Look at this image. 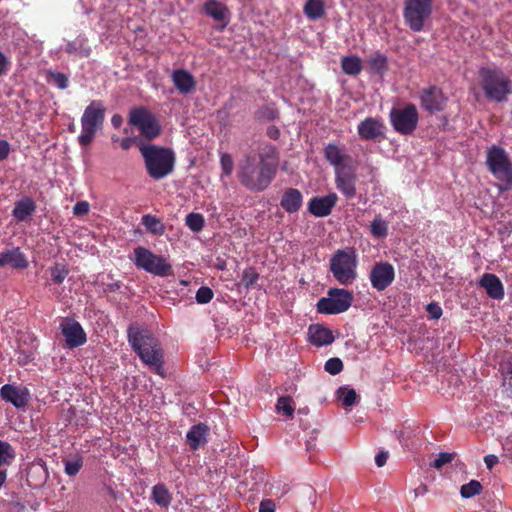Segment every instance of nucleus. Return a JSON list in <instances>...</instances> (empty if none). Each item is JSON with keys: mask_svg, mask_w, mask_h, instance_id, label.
Returning a JSON list of instances; mask_svg holds the SVG:
<instances>
[{"mask_svg": "<svg viewBox=\"0 0 512 512\" xmlns=\"http://www.w3.org/2000/svg\"><path fill=\"white\" fill-rule=\"evenodd\" d=\"M277 162V151L272 146L264 155H260L258 162L255 157L248 155L239 164L238 179L248 190L263 191L276 176Z\"/></svg>", "mask_w": 512, "mask_h": 512, "instance_id": "f257e3e1", "label": "nucleus"}, {"mask_svg": "<svg viewBox=\"0 0 512 512\" xmlns=\"http://www.w3.org/2000/svg\"><path fill=\"white\" fill-rule=\"evenodd\" d=\"M127 338L141 361L156 374L162 375L164 351L153 333L137 323H132L127 329Z\"/></svg>", "mask_w": 512, "mask_h": 512, "instance_id": "f03ea898", "label": "nucleus"}, {"mask_svg": "<svg viewBox=\"0 0 512 512\" xmlns=\"http://www.w3.org/2000/svg\"><path fill=\"white\" fill-rule=\"evenodd\" d=\"M137 147L150 178L162 180L174 171L176 156L171 148L144 142H137Z\"/></svg>", "mask_w": 512, "mask_h": 512, "instance_id": "7ed1b4c3", "label": "nucleus"}, {"mask_svg": "<svg viewBox=\"0 0 512 512\" xmlns=\"http://www.w3.org/2000/svg\"><path fill=\"white\" fill-rule=\"evenodd\" d=\"M479 83L485 97L497 103L508 100L512 94V80L498 67H481L478 71Z\"/></svg>", "mask_w": 512, "mask_h": 512, "instance_id": "20e7f679", "label": "nucleus"}, {"mask_svg": "<svg viewBox=\"0 0 512 512\" xmlns=\"http://www.w3.org/2000/svg\"><path fill=\"white\" fill-rule=\"evenodd\" d=\"M358 256L354 248L337 250L330 259V271L335 280L344 286L351 285L358 276Z\"/></svg>", "mask_w": 512, "mask_h": 512, "instance_id": "39448f33", "label": "nucleus"}, {"mask_svg": "<svg viewBox=\"0 0 512 512\" xmlns=\"http://www.w3.org/2000/svg\"><path fill=\"white\" fill-rule=\"evenodd\" d=\"M485 164L488 171L505 186V189L512 186V160L503 147L495 144L488 147Z\"/></svg>", "mask_w": 512, "mask_h": 512, "instance_id": "423d86ee", "label": "nucleus"}, {"mask_svg": "<svg viewBox=\"0 0 512 512\" xmlns=\"http://www.w3.org/2000/svg\"><path fill=\"white\" fill-rule=\"evenodd\" d=\"M106 115V108L100 100H92L85 108L81 117L82 132L78 137V142L81 146H89L98 129H101Z\"/></svg>", "mask_w": 512, "mask_h": 512, "instance_id": "0eeeda50", "label": "nucleus"}, {"mask_svg": "<svg viewBox=\"0 0 512 512\" xmlns=\"http://www.w3.org/2000/svg\"><path fill=\"white\" fill-rule=\"evenodd\" d=\"M353 302V293L343 288H330L327 297L318 300L316 307L320 314L335 315L347 311Z\"/></svg>", "mask_w": 512, "mask_h": 512, "instance_id": "6e6552de", "label": "nucleus"}, {"mask_svg": "<svg viewBox=\"0 0 512 512\" xmlns=\"http://www.w3.org/2000/svg\"><path fill=\"white\" fill-rule=\"evenodd\" d=\"M128 123L136 127L140 135L147 141L157 138L162 131L159 121L146 107L130 109Z\"/></svg>", "mask_w": 512, "mask_h": 512, "instance_id": "1a4fd4ad", "label": "nucleus"}, {"mask_svg": "<svg viewBox=\"0 0 512 512\" xmlns=\"http://www.w3.org/2000/svg\"><path fill=\"white\" fill-rule=\"evenodd\" d=\"M432 14V0H405L403 17L413 32L424 30L425 22Z\"/></svg>", "mask_w": 512, "mask_h": 512, "instance_id": "9d476101", "label": "nucleus"}, {"mask_svg": "<svg viewBox=\"0 0 512 512\" xmlns=\"http://www.w3.org/2000/svg\"><path fill=\"white\" fill-rule=\"evenodd\" d=\"M133 262L136 267L157 276H168L172 272V266L162 256L154 254L145 247L134 249Z\"/></svg>", "mask_w": 512, "mask_h": 512, "instance_id": "9b49d317", "label": "nucleus"}, {"mask_svg": "<svg viewBox=\"0 0 512 512\" xmlns=\"http://www.w3.org/2000/svg\"><path fill=\"white\" fill-rule=\"evenodd\" d=\"M419 113L414 104H407L403 108H392L390 122L394 130L401 135H411L417 128Z\"/></svg>", "mask_w": 512, "mask_h": 512, "instance_id": "f8f14e48", "label": "nucleus"}, {"mask_svg": "<svg viewBox=\"0 0 512 512\" xmlns=\"http://www.w3.org/2000/svg\"><path fill=\"white\" fill-rule=\"evenodd\" d=\"M419 100L421 107L430 114H435L445 110L448 97L443 90L436 86L430 85L419 91Z\"/></svg>", "mask_w": 512, "mask_h": 512, "instance_id": "ddd939ff", "label": "nucleus"}, {"mask_svg": "<svg viewBox=\"0 0 512 512\" xmlns=\"http://www.w3.org/2000/svg\"><path fill=\"white\" fill-rule=\"evenodd\" d=\"M395 279V269L389 262H376L369 273L371 286L381 292L387 289Z\"/></svg>", "mask_w": 512, "mask_h": 512, "instance_id": "4468645a", "label": "nucleus"}, {"mask_svg": "<svg viewBox=\"0 0 512 512\" xmlns=\"http://www.w3.org/2000/svg\"><path fill=\"white\" fill-rule=\"evenodd\" d=\"M68 348H76L86 343L87 337L82 326L72 318H64L59 326Z\"/></svg>", "mask_w": 512, "mask_h": 512, "instance_id": "2eb2a0df", "label": "nucleus"}, {"mask_svg": "<svg viewBox=\"0 0 512 512\" xmlns=\"http://www.w3.org/2000/svg\"><path fill=\"white\" fill-rule=\"evenodd\" d=\"M337 200L338 196L335 193H329L321 197H312L308 203V211L316 217H326L331 214Z\"/></svg>", "mask_w": 512, "mask_h": 512, "instance_id": "dca6fc26", "label": "nucleus"}, {"mask_svg": "<svg viewBox=\"0 0 512 512\" xmlns=\"http://www.w3.org/2000/svg\"><path fill=\"white\" fill-rule=\"evenodd\" d=\"M358 134L364 140H375L384 134V124L380 119L367 117L358 125Z\"/></svg>", "mask_w": 512, "mask_h": 512, "instance_id": "f3484780", "label": "nucleus"}, {"mask_svg": "<svg viewBox=\"0 0 512 512\" xmlns=\"http://www.w3.org/2000/svg\"><path fill=\"white\" fill-rule=\"evenodd\" d=\"M1 397L16 407H24L29 400V392L26 388L15 387L6 384L0 389Z\"/></svg>", "mask_w": 512, "mask_h": 512, "instance_id": "a211bd4d", "label": "nucleus"}, {"mask_svg": "<svg viewBox=\"0 0 512 512\" xmlns=\"http://www.w3.org/2000/svg\"><path fill=\"white\" fill-rule=\"evenodd\" d=\"M10 266L14 269H26L28 260L19 248L6 249L0 253V267Z\"/></svg>", "mask_w": 512, "mask_h": 512, "instance_id": "6ab92c4d", "label": "nucleus"}, {"mask_svg": "<svg viewBox=\"0 0 512 512\" xmlns=\"http://www.w3.org/2000/svg\"><path fill=\"white\" fill-rule=\"evenodd\" d=\"M357 177L354 173L335 172L336 188L347 198L352 199L356 196Z\"/></svg>", "mask_w": 512, "mask_h": 512, "instance_id": "aec40b11", "label": "nucleus"}, {"mask_svg": "<svg viewBox=\"0 0 512 512\" xmlns=\"http://www.w3.org/2000/svg\"><path fill=\"white\" fill-rule=\"evenodd\" d=\"M480 287L484 288L487 295L496 300L504 297V287L498 276L492 273H485L480 279Z\"/></svg>", "mask_w": 512, "mask_h": 512, "instance_id": "412c9836", "label": "nucleus"}, {"mask_svg": "<svg viewBox=\"0 0 512 512\" xmlns=\"http://www.w3.org/2000/svg\"><path fill=\"white\" fill-rule=\"evenodd\" d=\"M210 428L205 423L193 425L187 432L186 439L191 450H197L207 443Z\"/></svg>", "mask_w": 512, "mask_h": 512, "instance_id": "4be33fe9", "label": "nucleus"}, {"mask_svg": "<svg viewBox=\"0 0 512 512\" xmlns=\"http://www.w3.org/2000/svg\"><path fill=\"white\" fill-rule=\"evenodd\" d=\"M324 158L335 168V172L344 168L345 162L351 160V156L342 152L338 145L329 143L323 151Z\"/></svg>", "mask_w": 512, "mask_h": 512, "instance_id": "5701e85b", "label": "nucleus"}, {"mask_svg": "<svg viewBox=\"0 0 512 512\" xmlns=\"http://www.w3.org/2000/svg\"><path fill=\"white\" fill-rule=\"evenodd\" d=\"M303 204V195L296 188H288L286 189L281 197L280 206L287 213H296L300 210Z\"/></svg>", "mask_w": 512, "mask_h": 512, "instance_id": "b1692460", "label": "nucleus"}, {"mask_svg": "<svg viewBox=\"0 0 512 512\" xmlns=\"http://www.w3.org/2000/svg\"><path fill=\"white\" fill-rule=\"evenodd\" d=\"M172 81L174 86L182 93H191L196 86L193 75L184 69H176L172 73Z\"/></svg>", "mask_w": 512, "mask_h": 512, "instance_id": "393cba45", "label": "nucleus"}, {"mask_svg": "<svg viewBox=\"0 0 512 512\" xmlns=\"http://www.w3.org/2000/svg\"><path fill=\"white\" fill-rule=\"evenodd\" d=\"M36 203L30 197H23L15 203L14 209L12 210V216L17 222H23L28 220L36 211Z\"/></svg>", "mask_w": 512, "mask_h": 512, "instance_id": "a878e982", "label": "nucleus"}, {"mask_svg": "<svg viewBox=\"0 0 512 512\" xmlns=\"http://www.w3.org/2000/svg\"><path fill=\"white\" fill-rule=\"evenodd\" d=\"M310 342L316 346L329 345L334 341L332 331L323 325H311L309 327Z\"/></svg>", "mask_w": 512, "mask_h": 512, "instance_id": "bb28decb", "label": "nucleus"}, {"mask_svg": "<svg viewBox=\"0 0 512 512\" xmlns=\"http://www.w3.org/2000/svg\"><path fill=\"white\" fill-rule=\"evenodd\" d=\"M151 499L160 507L167 508L171 504L172 494L165 484L158 483L152 488Z\"/></svg>", "mask_w": 512, "mask_h": 512, "instance_id": "cd10ccee", "label": "nucleus"}, {"mask_svg": "<svg viewBox=\"0 0 512 512\" xmlns=\"http://www.w3.org/2000/svg\"><path fill=\"white\" fill-rule=\"evenodd\" d=\"M341 68L346 75L357 76L362 71V61L356 55L344 56L341 59Z\"/></svg>", "mask_w": 512, "mask_h": 512, "instance_id": "c85d7f7f", "label": "nucleus"}, {"mask_svg": "<svg viewBox=\"0 0 512 512\" xmlns=\"http://www.w3.org/2000/svg\"><path fill=\"white\" fill-rule=\"evenodd\" d=\"M65 51L69 54H78L81 57H88L91 53V48L87 44V39L79 36L66 44Z\"/></svg>", "mask_w": 512, "mask_h": 512, "instance_id": "c756f323", "label": "nucleus"}, {"mask_svg": "<svg viewBox=\"0 0 512 512\" xmlns=\"http://www.w3.org/2000/svg\"><path fill=\"white\" fill-rule=\"evenodd\" d=\"M141 223L144 225L146 230L153 235L161 236L165 233V226L161 219L154 215H143L141 218Z\"/></svg>", "mask_w": 512, "mask_h": 512, "instance_id": "7c9ffc66", "label": "nucleus"}, {"mask_svg": "<svg viewBox=\"0 0 512 512\" xmlns=\"http://www.w3.org/2000/svg\"><path fill=\"white\" fill-rule=\"evenodd\" d=\"M304 14L310 20H318L325 15L323 0H307L304 8Z\"/></svg>", "mask_w": 512, "mask_h": 512, "instance_id": "2f4dec72", "label": "nucleus"}, {"mask_svg": "<svg viewBox=\"0 0 512 512\" xmlns=\"http://www.w3.org/2000/svg\"><path fill=\"white\" fill-rule=\"evenodd\" d=\"M368 65L372 73L383 76L388 70V59L384 54L376 52L369 58Z\"/></svg>", "mask_w": 512, "mask_h": 512, "instance_id": "473e14b6", "label": "nucleus"}, {"mask_svg": "<svg viewBox=\"0 0 512 512\" xmlns=\"http://www.w3.org/2000/svg\"><path fill=\"white\" fill-rule=\"evenodd\" d=\"M205 13L217 21H223L226 17L227 8L216 0H208L204 4Z\"/></svg>", "mask_w": 512, "mask_h": 512, "instance_id": "72a5a7b5", "label": "nucleus"}, {"mask_svg": "<svg viewBox=\"0 0 512 512\" xmlns=\"http://www.w3.org/2000/svg\"><path fill=\"white\" fill-rule=\"evenodd\" d=\"M63 464L65 474L74 477L83 467V457L79 454L69 455L63 459Z\"/></svg>", "mask_w": 512, "mask_h": 512, "instance_id": "f704fd0d", "label": "nucleus"}, {"mask_svg": "<svg viewBox=\"0 0 512 512\" xmlns=\"http://www.w3.org/2000/svg\"><path fill=\"white\" fill-rule=\"evenodd\" d=\"M371 235L375 238H385L388 234V224L380 216H376L370 225Z\"/></svg>", "mask_w": 512, "mask_h": 512, "instance_id": "c9c22d12", "label": "nucleus"}, {"mask_svg": "<svg viewBox=\"0 0 512 512\" xmlns=\"http://www.w3.org/2000/svg\"><path fill=\"white\" fill-rule=\"evenodd\" d=\"M16 454L10 443L0 440V467L10 465Z\"/></svg>", "mask_w": 512, "mask_h": 512, "instance_id": "e433bc0d", "label": "nucleus"}, {"mask_svg": "<svg viewBox=\"0 0 512 512\" xmlns=\"http://www.w3.org/2000/svg\"><path fill=\"white\" fill-rule=\"evenodd\" d=\"M501 372L503 376V387L512 395V357L502 363Z\"/></svg>", "mask_w": 512, "mask_h": 512, "instance_id": "4c0bfd02", "label": "nucleus"}, {"mask_svg": "<svg viewBox=\"0 0 512 512\" xmlns=\"http://www.w3.org/2000/svg\"><path fill=\"white\" fill-rule=\"evenodd\" d=\"M258 280L259 273L255 270V268L249 267L243 271L240 285L246 289H250L255 287Z\"/></svg>", "mask_w": 512, "mask_h": 512, "instance_id": "58836bf2", "label": "nucleus"}, {"mask_svg": "<svg viewBox=\"0 0 512 512\" xmlns=\"http://www.w3.org/2000/svg\"><path fill=\"white\" fill-rule=\"evenodd\" d=\"M338 396L343 406L349 407L356 403L358 395L354 389L340 387L338 389Z\"/></svg>", "mask_w": 512, "mask_h": 512, "instance_id": "ea45409f", "label": "nucleus"}, {"mask_svg": "<svg viewBox=\"0 0 512 512\" xmlns=\"http://www.w3.org/2000/svg\"><path fill=\"white\" fill-rule=\"evenodd\" d=\"M483 487L477 480H471L469 483L464 484L460 488V494L463 498H471L481 493Z\"/></svg>", "mask_w": 512, "mask_h": 512, "instance_id": "a19ab883", "label": "nucleus"}, {"mask_svg": "<svg viewBox=\"0 0 512 512\" xmlns=\"http://www.w3.org/2000/svg\"><path fill=\"white\" fill-rule=\"evenodd\" d=\"M205 224V220L202 214L200 213H189L186 216V225L193 232H199L203 229Z\"/></svg>", "mask_w": 512, "mask_h": 512, "instance_id": "79ce46f5", "label": "nucleus"}, {"mask_svg": "<svg viewBox=\"0 0 512 512\" xmlns=\"http://www.w3.org/2000/svg\"><path fill=\"white\" fill-rule=\"evenodd\" d=\"M276 409L278 412H283L285 416H293L294 406L293 400L290 396H282L278 399Z\"/></svg>", "mask_w": 512, "mask_h": 512, "instance_id": "37998d69", "label": "nucleus"}, {"mask_svg": "<svg viewBox=\"0 0 512 512\" xmlns=\"http://www.w3.org/2000/svg\"><path fill=\"white\" fill-rule=\"evenodd\" d=\"M51 278L55 284H61L67 277L69 271L65 265L55 264L50 269Z\"/></svg>", "mask_w": 512, "mask_h": 512, "instance_id": "c03bdc74", "label": "nucleus"}, {"mask_svg": "<svg viewBox=\"0 0 512 512\" xmlns=\"http://www.w3.org/2000/svg\"><path fill=\"white\" fill-rule=\"evenodd\" d=\"M343 368V362L338 357L328 359L324 365L325 371L331 375L339 374L340 372H342Z\"/></svg>", "mask_w": 512, "mask_h": 512, "instance_id": "a18cd8bd", "label": "nucleus"}, {"mask_svg": "<svg viewBox=\"0 0 512 512\" xmlns=\"http://www.w3.org/2000/svg\"><path fill=\"white\" fill-rule=\"evenodd\" d=\"M213 296L214 293L210 287L201 286L196 292L195 299L199 304H207L212 300Z\"/></svg>", "mask_w": 512, "mask_h": 512, "instance_id": "49530a36", "label": "nucleus"}, {"mask_svg": "<svg viewBox=\"0 0 512 512\" xmlns=\"http://www.w3.org/2000/svg\"><path fill=\"white\" fill-rule=\"evenodd\" d=\"M220 165L222 172L225 176H230L233 168H234V162L232 159V156L228 153H223L220 156Z\"/></svg>", "mask_w": 512, "mask_h": 512, "instance_id": "de8ad7c7", "label": "nucleus"}, {"mask_svg": "<svg viewBox=\"0 0 512 512\" xmlns=\"http://www.w3.org/2000/svg\"><path fill=\"white\" fill-rule=\"evenodd\" d=\"M455 455V453L441 452L431 463V466L436 469H441L445 464L451 463Z\"/></svg>", "mask_w": 512, "mask_h": 512, "instance_id": "09e8293b", "label": "nucleus"}, {"mask_svg": "<svg viewBox=\"0 0 512 512\" xmlns=\"http://www.w3.org/2000/svg\"><path fill=\"white\" fill-rule=\"evenodd\" d=\"M49 78L59 89L64 90L68 87L69 79L64 73L50 72Z\"/></svg>", "mask_w": 512, "mask_h": 512, "instance_id": "8fccbe9b", "label": "nucleus"}, {"mask_svg": "<svg viewBox=\"0 0 512 512\" xmlns=\"http://www.w3.org/2000/svg\"><path fill=\"white\" fill-rule=\"evenodd\" d=\"M112 141L113 142H119L120 143V147L123 150H129L131 148L132 144H136L137 145V142H143V140H140L138 138H130V137H125V138H122V139H119V138H116V137H112Z\"/></svg>", "mask_w": 512, "mask_h": 512, "instance_id": "3c124183", "label": "nucleus"}, {"mask_svg": "<svg viewBox=\"0 0 512 512\" xmlns=\"http://www.w3.org/2000/svg\"><path fill=\"white\" fill-rule=\"evenodd\" d=\"M426 310L433 319H439L443 313L442 308L437 303H429Z\"/></svg>", "mask_w": 512, "mask_h": 512, "instance_id": "603ef678", "label": "nucleus"}, {"mask_svg": "<svg viewBox=\"0 0 512 512\" xmlns=\"http://www.w3.org/2000/svg\"><path fill=\"white\" fill-rule=\"evenodd\" d=\"M89 212V204L86 201H79L73 207V213L77 216L86 215Z\"/></svg>", "mask_w": 512, "mask_h": 512, "instance_id": "864d4df0", "label": "nucleus"}, {"mask_svg": "<svg viewBox=\"0 0 512 512\" xmlns=\"http://www.w3.org/2000/svg\"><path fill=\"white\" fill-rule=\"evenodd\" d=\"M10 153V144L6 140H0V161L5 160Z\"/></svg>", "mask_w": 512, "mask_h": 512, "instance_id": "5fc2aeb1", "label": "nucleus"}, {"mask_svg": "<svg viewBox=\"0 0 512 512\" xmlns=\"http://www.w3.org/2000/svg\"><path fill=\"white\" fill-rule=\"evenodd\" d=\"M259 512H275V504L272 500H263L260 503Z\"/></svg>", "mask_w": 512, "mask_h": 512, "instance_id": "6e6d98bb", "label": "nucleus"}, {"mask_svg": "<svg viewBox=\"0 0 512 512\" xmlns=\"http://www.w3.org/2000/svg\"><path fill=\"white\" fill-rule=\"evenodd\" d=\"M388 456H389V453L387 451H380L375 456V463H376V465L378 467L384 466L386 464V462H387Z\"/></svg>", "mask_w": 512, "mask_h": 512, "instance_id": "4d7b16f0", "label": "nucleus"}, {"mask_svg": "<svg viewBox=\"0 0 512 512\" xmlns=\"http://www.w3.org/2000/svg\"><path fill=\"white\" fill-rule=\"evenodd\" d=\"M498 461V457L494 454H489L484 457V462L489 470H491L498 463Z\"/></svg>", "mask_w": 512, "mask_h": 512, "instance_id": "13d9d810", "label": "nucleus"}, {"mask_svg": "<svg viewBox=\"0 0 512 512\" xmlns=\"http://www.w3.org/2000/svg\"><path fill=\"white\" fill-rule=\"evenodd\" d=\"M263 114L264 117L267 118L268 120H274L278 116V111L273 107L266 106L263 109Z\"/></svg>", "mask_w": 512, "mask_h": 512, "instance_id": "bf43d9fd", "label": "nucleus"}, {"mask_svg": "<svg viewBox=\"0 0 512 512\" xmlns=\"http://www.w3.org/2000/svg\"><path fill=\"white\" fill-rule=\"evenodd\" d=\"M8 60L6 56L0 52V76L7 71Z\"/></svg>", "mask_w": 512, "mask_h": 512, "instance_id": "052dcab7", "label": "nucleus"}, {"mask_svg": "<svg viewBox=\"0 0 512 512\" xmlns=\"http://www.w3.org/2000/svg\"><path fill=\"white\" fill-rule=\"evenodd\" d=\"M123 123V118L121 115L119 114H114L111 118V124L115 127V128H120L121 125Z\"/></svg>", "mask_w": 512, "mask_h": 512, "instance_id": "680f3d73", "label": "nucleus"}, {"mask_svg": "<svg viewBox=\"0 0 512 512\" xmlns=\"http://www.w3.org/2000/svg\"><path fill=\"white\" fill-rule=\"evenodd\" d=\"M267 134L271 139L276 140L279 137L280 132H279L278 128H276L275 126H272V127L268 128Z\"/></svg>", "mask_w": 512, "mask_h": 512, "instance_id": "e2e57ef3", "label": "nucleus"}, {"mask_svg": "<svg viewBox=\"0 0 512 512\" xmlns=\"http://www.w3.org/2000/svg\"><path fill=\"white\" fill-rule=\"evenodd\" d=\"M121 287L120 285V282L116 281V282H113V283H109L107 285V289L110 291V292H115L117 290H119Z\"/></svg>", "mask_w": 512, "mask_h": 512, "instance_id": "0e129e2a", "label": "nucleus"}, {"mask_svg": "<svg viewBox=\"0 0 512 512\" xmlns=\"http://www.w3.org/2000/svg\"><path fill=\"white\" fill-rule=\"evenodd\" d=\"M298 421H299V425L303 428V431L305 433V437H307V435L309 434L307 432V429H308V418L305 421L302 418H298Z\"/></svg>", "mask_w": 512, "mask_h": 512, "instance_id": "69168bd1", "label": "nucleus"}, {"mask_svg": "<svg viewBox=\"0 0 512 512\" xmlns=\"http://www.w3.org/2000/svg\"><path fill=\"white\" fill-rule=\"evenodd\" d=\"M7 478V472L5 470H0V488L3 486Z\"/></svg>", "mask_w": 512, "mask_h": 512, "instance_id": "338daca9", "label": "nucleus"}, {"mask_svg": "<svg viewBox=\"0 0 512 512\" xmlns=\"http://www.w3.org/2000/svg\"><path fill=\"white\" fill-rule=\"evenodd\" d=\"M315 439H316V437H312L311 436V437H309L308 439L305 440L306 441L307 450H310L314 446L313 440H315Z\"/></svg>", "mask_w": 512, "mask_h": 512, "instance_id": "774afa93", "label": "nucleus"}]
</instances>
